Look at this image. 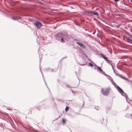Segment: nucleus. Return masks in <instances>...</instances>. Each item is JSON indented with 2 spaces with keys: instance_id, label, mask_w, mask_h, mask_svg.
I'll use <instances>...</instances> for the list:
<instances>
[{
  "instance_id": "8",
  "label": "nucleus",
  "mask_w": 132,
  "mask_h": 132,
  "mask_svg": "<svg viewBox=\"0 0 132 132\" xmlns=\"http://www.w3.org/2000/svg\"><path fill=\"white\" fill-rule=\"evenodd\" d=\"M76 43L78 44L79 46L83 48H85L86 47V46L82 43H81L78 42H76Z\"/></svg>"
},
{
  "instance_id": "4",
  "label": "nucleus",
  "mask_w": 132,
  "mask_h": 132,
  "mask_svg": "<svg viewBox=\"0 0 132 132\" xmlns=\"http://www.w3.org/2000/svg\"><path fill=\"white\" fill-rule=\"evenodd\" d=\"M35 25L36 26L37 28L40 29V27L43 26L42 23L38 21L35 22Z\"/></svg>"
},
{
  "instance_id": "23",
  "label": "nucleus",
  "mask_w": 132,
  "mask_h": 132,
  "mask_svg": "<svg viewBox=\"0 0 132 132\" xmlns=\"http://www.w3.org/2000/svg\"><path fill=\"white\" fill-rule=\"evenodd\" d=\"M110 64V65H111V66L112 67V69L113 70V65H112V64L111 63Z\"/></svg>"
},
{
  "instance_id": "5",
  "label": "nucleus",
  "mask_w": 132,
  "mask_h": 132,
  "mask_svg": "<svg viewBox=\"0 0 132 132\" xmlns=\"http://www.w3.org/2000/svg\"><path fill=\"white\" fill-rule=\"evenodd\" d=\"M64 36L65 35L63 33L59 34L57 35V36L58 37H60V38H61V42L62 43H63L65 42V40L63 38Z\"/></svg>"
},
{
  "instance_id": "1",
  "label": "nucleus",
  "mask_w": 132,
  "mask_h": 132,
  "mask_svg": "<svg viewBox=\"0 0 132 132\" xmlns=\"http://www.w3.org/2000/svg\"><path fill=\"white\" fill-rule=\"evenodd\" d=\"M117 88L119 92L121 93L122 95L125 97L127 101L129 102V101H130L128 96L127 95L126 93H125L123 90L119 86H117Z\"/></svg>"
},
{
  "instance_id": "7",
  "label": "nucleus",
  "mask_w": 132,
  "mask_h": 132,
  "mask_svg": "<svg viewBox=\"0 0 132 132\" xmlns=\"http://www.w3.org/2000/svg\"><path fill=\"white\" fill-rule=\"evenodd\" d=\"M95 66H96L98 68V69L99 70L100 72L102 74L104 75H106V74L104 72L103 70L99 67L96 65L95 64Z\"/></svg>"
},
{
  "instance_id": "21",
  "label": "nucleus",
  "mask_w": 132,
  "mask_h": 132,
  "mask_svg": "<svg viewBox=\"0 0 132 132\" xmlns=\"http://www.w3.org/2000/svg\"><path fill=\"white\" fill-rule=\"evenodd\" d=\"M88 60L89 61H90V62H92V63H94L95 64V63H93V62H92L91 60L90 59H89L88 58Z\"/></svg>"
},
{
  "instance_id": "27",
  "label": "nucleus",
  "mask_w": 132,
  "mask_h": 132,
  "mask_svg": "<svg viewBox=\"0 0 132 132\" xmlns=\"http://www.w3.org/2000/svg\"><path fill=\"white\" fill-rule=\"evenodd\" d=\"M71 91L73 93V91L72 89H71Z\"/></svg>"
},
{
  "instance_id": "20",
  "label": "nucleus",
  "mask_w": 132,
  "mask_h": 132,
  "mask_svg": "<svg viewBox=\"0 0 132 132\" xmlns=\"http://www.w3.org/2000/svg\"><path fill=\"white\" fill-rule=\"evenodd\" d=\"M65 120H64V119H62V122H63V123H64V122L65 121Z\"/></svg>"
},
{
  "instance_id": "16",
  "label": "nucleus",
  "mask_w": 132,
  "mask_h": 132,
  "mask_svg": "<svg viewBox=\"0 0 132 132\" xmlns=\"http://www.w3.org/2000/svg\"><path fill=\"white\" fill-rule=\"evenodd\" d=\"M85 12L87 13H88L89 14H92V12L91 11H87L86 12Z\"/></svg>"
},
{
  "instance_id": "15",
  "label": "nucleus",
  "mask_w": 132,
  "mask_h": 132,
  "mask_svg": "<svg viewBox=\"0 0 132 132\" xmlns=\"http://www.w3.org/2000/svg\"><path fill=\"white\" fill-rule=\"evenodd\" d=\"M69 109V107L68 106H67L65 108V111L66 112Z\"/></svg>"
},
{
  "instance_id": "22",
  "label": "nucleus",
  "mask_w": 132,
  "mask_h": 132,
  "mask_svg": "<svg viewBox=\"0 0 132 132\" xmlns=\"http://www.w3.org/2000/svg\"><path fill=\"white\" fill-rule=\"evenodd\" d=\"M110 64V65H111V66L112 67V69L113 70V65H112V64L111 63Z\"/></svg>"
},
{
  "instance_id": "11",
  "label": "nucleus",
  "mask_w": 132,
  "mask_h": 132,
  "mask_svg": "<svg viewBox=\"0 0 132 132\" xmlns=\"http://www.w3.org/2000/svg\"><path fill=\"white\" fill-rule=\"evenodd\" d=\"M64 85L66 86L67 87H69V88H71V86L69 85H68L66 83H64Z\"/></svg>"
},
{
  "instance_id": "17",
  "label": "nucleus",
  "mask_w": 132,
  "mask_h": 132,
  "mask_svg": "<svg viewBox=\"0 0 132 132\" xmlns=\"http://www.w3.org/2000/svg\"><path fill=\"white\" fill-rule=\"evenodd\" d=\"M89 65L91 67H93L94 66V65L90 63H89Z\"/></svg>"
},
{
  "instance_id": "14",
  "label": "nucleus",
  "mask_w": 132,
  "mask_h": 132,
  "mask_svg": "<svg viewBox=\"0 0 132 132\" xmlns=\"http://www.w3.org/2000/svg\"><path fill=\"white\" fill-rule=\"evenodd\" d=\"M126 38L128 41H131L132 42V39H130L129 38L127 37H126ZM128 42H129V41H128Z\"/></svg>"
},
{
  "instance_id": "10",
  "label": "nucleus",
  "mask_w": 132,
  "mask_h": 132,
  "mask_svg": "<svg viewBox=\"0 0 132 132\" xmlns=\"http://www.w3.org/2000/svg\"><path fill=\"white\" fill-rule=\"evenodd\" d=\"M110 80L112 84H113V85H114L115 87L116 85L117 86H118L117 85H116V83L114 82L112 78Z\"/></svg>"
},
{
  "instance_id": "12",
  "label": "nucleus",
  "mask_w": 132,
  "mask_h": 132,
  "mask_svg": "<svg viewBox=\"0 0 132 132\" xmlns=\"http://www.w3.org/2000/svg\"><path fill=\"white\" fill-rule=\"evenodd\" d=\"M11 18L14 20L17 19V16H12L11 17Z\"/></svg>"
},
{
  "instance_id": "33",
  "label": "nucleus",
  "mask_w": 132,
  "mask_h": 132,
  "mask_svg": "<svg viewBox=\"0 0 132 132\" xmlns=\"http://www.w3.org/2000/svg\"><path fill=\"white\" fill-rule=\"evenodd\" d=\"M39 49H38V51H39Z\"/></svg>"
},
{
  "instance_id": "19",
  "label": "nucleus",
  "mask_w": 132,
  "mask_h": 132,
  "mask_svg": "<svg viewBox=\"0 0 132 132\" xmlns=\"http://www.w3.org/2000/svg\"><path fill=\"white\" fill-rule=\"evenodd\" d=\"M17 19H21L22 18L21 17L17 16Z\"/></svg>"
},
{
  "instance_id": "25",
  "label": "nucleus",
  "mask_w": 132,
  "mask_h": 132,
  "mask_svg": "<svg viewBox=\"0 0 132 132\" xmlns=\"http://www.w3.org/2000/svg\"><path fill=\"white\" fill-rule=\"evenodd\" d=\"M114 1L115 2H118L119 1V0H114Z\"/></svg>"
},
{
  "instance_id": "9",
  "label": "nucleus",
  "mask_w": 132,
  "mask_h": 132,
  "mask_svg": "<svg viewBox=\"0 0 132 132\" xmlns=\"http://www.w3.org/2000/svg\"><path fill=\"white\" fill-rule=\"evenodd\" d=\"M92 14H93L94 15H96L97 17L99 18L98 16H99V14L97 12H95V11H93L92 12Z\"/></svg>"
},
{
  "instance_id": "24",
  "label": "nucleus",
  "mask_w": 132,
  "mask_h": 132,
  "mask_svg": "<svg viewBox=\"0 0 132 132\" xmlns=\"http://www.w3.org/2000/svg\"><path fill=\"white\" fill-rule=\"evenodd\" d=\"M80 64V65H82V66H84L85 65V64Z\"/></svg>"
},
{
  "instance_id": "26",
  "label": "nucleus",
  "mask_w": 132,
  "mask_h": 132,
  "mask_svg": "<svg viewBox=\"0 0 132 132\" xmlns=\"http://www.w3.org/2000/svg\"><path fill=\"white\" fill-rule=\"evenodd\" d=\"M40 71H41V72H42V75L43 76V75L42 72V70H41V69H40Z\"/></svg>"
},
{
  "instance_id": "28",
  "label": "nucleus",
  "mask_w": 132,
  "mask_h": 132,
  "mask_svg": "<svg viewBox=\"0 0 132 132\" xmlns=\"http://www.w3.org/2000/svg\"><path fill=\"white\" fill-rule=\"evenodd\" d=\"M113 72H114V73H115V71H114V69H113Z\"/></svg>"
},
{
  "instance_id": "13",
  "label": "nucleus",
  "mask_w": 132,
  "mask_h": 132,
  "mask_svg": "<svg viewBox=\"0 0 132 132\" xmlns=\"http://www.w3.org/2000/svg\"><path fill=\"white\" fill-rule=\"evenodd\" d=\"M118 75L119 76V77H120L121 78H123V79H126V80H127V78H126L125 77H122V76H121L120 75H119V74H118Z\"/></svg>"
},
{
  "instance_id": "3",
  "label": "nucleus",
  "mask_w": 132,
  "mask_h": 132,
  "mask_svg": "<svg viewBox=\"0 0 132 132\" xmlns=\"http://www.w3.org/2000/svg\"><path fill=\"white\" fill-rule=\"evenodd\" d=\"M100 57H102L109 64H110L111 63V61L108 59L102 53H101L99 54Z\"/></svg>"
},
{
  "instance_id": "32",
  "label": "nucleus",
  "mask_w": 132,
  "mask_h": 132,
  "mask_svg": "<svg viewBox=\"0 0 132 132\" xmlns=\"http://www.w3.org/2000/svg\"><path fill=\"white\" fill-rule=\"evenodd\" d=\"M125 28H127L126 27H125Z\"/></svg>"
},
{
  "instance_id": "6",
  "label": "nucleus",
  "mask_w": 132,
  "mask_h": 132,
  "mask_svg": "<svg viewBox=\"0 0 132 132\" xmlns=\"http://www.w3.org/2000/svg\"><path fill=\"white\" fill-rule=\"evenodd\" d=\"M45 70L46 71H51V72H55L57 70V69L53 70L52 69H51L50 68H48L45 69Z\"/></svg>"
},
{
  "instance_id": "18",
  "label": "nucleus",
  "mask_w": 132,
  "mask_h": 132,
  "mask_svg": "<svg viewBox=\"0 0 132 132\" xmlns=\"http://www.w3.org/2000/svg\"><path fill=\"white\" fill-rule=\"evenodd\" d=\"M44 81H45V84H46V86L47 87V88H48V89H49V91H50V90L49 89V88H48V87L47 86V84H46V82L45 81V80H44Z\"/></svg>"
},
{
  "instance_id": "29",
  "label": "nucleus",
  "mask_w": 132,
  "mask_h": 132,
  "mask_svg": "<svg viewBox=\"0 0 132 132\" xmlns=\"http://www.w3.org/2000/svg\"><path fill=\"white\" fill-rule=\"evenodd\" d=\"M130 115H131V117H132V114H130Z\"/></svg>"
},
{
  "instance_id": "30",
  "label": "nucleus",
  "mask_w": 132,
  "mask_h": 132,
  "mask_svg": "<svg viewBox=\"0 0 132 132\" xmlns=\"http://www.w3.org/2000/svg\"><path fill=\"white\" fill-rule=\"evenodd\" d=\"M131 1L132 3V0H131Z\"/></svg>"
},
{
  "instance_id": "31",
  "label": "nucleus",
  "mask_w": 132,
  "mask_h": 132,
  "mask_svg": "<svg viewBox=\"0 0 132 132\" xmlns=\"http://www.w3.org/2000/svg\"><path fill=\"white\" fill-rule=\"evenodd\" d=\"M116 75H117V73H116Z\"/></svg>"
},
{
  "instance_id": "2",
  "label": "nucleus",
  "mask_w": 132,
  "mask_h": 132,
  "mask_svg": "<svg viewBox=\"0 0 132 132\" xmlns=\"http://www.w3.org/2000/svg\"><path fill=\"white\" fill-rule=\"evenodd\" d=\"M101 92L102 94L104 95L107 96L108 95L110 92V88H107L105 90H103V88L101 89Z\"/></svg>"
}]
</instances>
